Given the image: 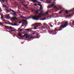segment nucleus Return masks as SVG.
<instances>
[{
    "label": "nucleus",
    "mask_w": 74,
    "mask_h": 74,
    "mask_svg": "<svg viewBox=\"0 0 74 74\" xmlns=\"http://www.w3.org/2000/svg\"><path fill=\"white\" fill-rule=\"evenodd\" d=\"M68 22L67 21L62 22L61 24L62 25L60 26V28L61 29H64V28L68 26V24H69Z\"/></svg>",
    "instance_id": "nucleus-1"
},
{
    "label": "nucleus",
    "mask_w": 74,
    "mask_h": 74,
    "mask_svg": "<svg viewBox=\"0 0 74 74\" xmlns=\"http://www.w3.org/2000/svg\"><path fill=\"white\" fill-rule=\"evenodd\" d=\"M41 15L39 14L38 16H33L32 17V18L30 17H28L27 19H30V18H32L33 20L38 21V20H39V18H41Z\"/></svg>",
    "instance_id": "nucleus-2"
},
{
    "label": "nucleus",
    "mask_w": 74,
    "mask_h": 74,
    "mask_svg": "<svg viewBox=\"0 0 74 74\" xmlns=\"http://www.w3.org/2000/svg\"><path fill=\"white\" fill-rule=\"evenodd\" d=\"M10 11H12V12H14L13 13V16L14 17H17V16L16 15V12H15V11L14 10H11V9L9 8Z\"/></svg>",
    "instance_id": "nucleus-3"
},
{
    "label": "nucleus",
    "mask_w": 74,
    "mask_h": 74,
    "mask_svg": "<svg viewBox=\"0 0 74 74\" xmlns=\"http://www.w3.org/2000/svg\"><path fill=\"white\" fill-rule=\"evenodd\" d=\"M62 29L60 27H56L54 31L55 32H57V31H60L62 30Z\"/></svg>",
    "instance_id": "nucleus-4"
},
{
    "label": "nucleus",
    "mask_w": 74,
    "mask_h": 74,
    "mask_svg": "<svg viewBox=\"0 0 74 74\" xmlns=\"http://www.w3.org/2000/svg\"><path fill=\"white\" fill-rule=\"evenodd\" d=\"M5 28L7 29H12V28L10 27L7 26H5Z\"/></svg>",
    "instance_id": "nucleus-5"
},
{
    "label": "nucleus",
    "mask_w": 74,
    "mask_h": 74,
    "mask_svg": "<svg viewBox=\"0 0 74 74\" xmlns=\"http://www.w3.org/2000/svg\"><path fill=\"white\" fill-rule=\"evenodd\" d=\"M0 1H1V3H4V4H5V0H2V1H1V0H0ZM2 4H3V5H4V4H3L2 3Z\"/></svg>",
    "instance_id": "nucleus-6"
},
{
    "label": "nucleus",
    "mask_w": 74,
    "mask_h": 74,
    "mask_svg": "<svg viewBox=\"0 0 74 74\" xmlns=\"http://www.w3.org/2000/svg\"><path fill=\"white\" fill-rule=\"evenodd\" d=\"M31 1L34 3H36V2H37V0H31Z\"/></svg>",
    "instance_id": "nucleus-7"
},
{
    "label": "nucleus",
    "mask_w": 74,
    "mask_h": 74,
    "mask_svg": "<svg viewBox=\"0 0 74 74\" xmlns=\"http://www.w3.org/2000/svg\"><path fill=\"white\" fill-rule=\"evenodd\" d=\"M12 20H17V18L16 17H13L12 18Z\"/></svg>",
    "instance_id": "nucleus-8"
},
{
    "label": "nucleus",
    "mask_w": 74,
    "mask_h": 74,
    "mask_svg": "<svg viewBox=\"0 0 74 74\" xmlns=\"http://www.w3.org/2000/svg\"><path fill=\"white\" fill-rule=\"evenodd\" d=\"M40 15H45L44 14V13L42 12H41L39 14Z\"/></svg>",
    "instance_id": "nucleus-9"
},
{
    "label": "nucleus",
    "mask_w": 74,
    "mask_h": 74,
    "mask_svg": "<svg viewBox=\"0 0 74 74\" xmlns=\"http://www.w3.org/2000/svg\"><path fill=\"white\" fill-rule=\"evenodd\" d=\"M30 37V36L28 35L27 36H26L25 37V38H29Z\"/></svg>",
    "instance_id": "nucleus-10"
},
{
    "label": "nucleus",
    "mask_w": 74,
    "mask_h": 74,
    "mask_svg": "<svg viewBox=\"0 0 74 74\" xmlns=\"http://www.w3.org/2000/svg\"><path fill=\"white\" fill-rule=\"evenodd\" d=\"M10 15V14H8V15H6L5 16V17L6 18H7L8 19H9V16Z\"/></svg>",
    "instance_id": "nucleus-11"
},
{
    "label": "nucleus",
    "mask_w": 74,
    "mask_h": 74,
    "mask_svg": "<svg viewBox=\"0 0 74 74\" xmlns=\"http://www.w3.org/2000/svg\"><path fill=\"white\" fill-rule=\"evenodd\" d=\"M65 12L66 14H68L69 13V12H68V11L67 10L65 11Z\"/></svg>",
    "instance_id": "nucleus-12"
},
{
    "label": "nucleus",
    "mask_w": 74,
    "mask_h": 74,
    "mask_svg": "<svg viewBox=\"0 0 74 74\" xmlns=\"http://www.w3.org/2000/svg\"><path fill=\"white\" fill-rule=\"evenodd\" d=\"M35 11H36L35 12L36 14H38V11H39V10H35Z\"/></svg>",
    "instance_id": "nucleus-13"
},
{
    "label": "nucleus",
    "mask_w": 74,
    "mask_h": 74,
    "mask_svg": "<svg viewBox=\"0 0 74 74\" xmlns=\"http://www.w3.org/2000/svg\"><path fill=\"white\" fill-rule=\"evenodd\" d=\"M27 36V34H25L23 36V37H25V36L26 37Z\"/></svg>",
    "instance_id": "nucleus-14"
},
{
    "label": "nucleus",
    "mask_w": 74,
    "mask_h": 74,
    "mask_svg": "<svg viewBox=\"0 0 74 74\" xmlns=\"http://www.w3.org/2000/svg\"><path fill=\"white\" fill-rule=\"evenodd\" d=\"M71 11H72L73 12V14H74V8L73 9H72L71 10Z\"/></svg>",
    "instance_id": "nucleus-15"
},
{
    "label": "nucleus",
    "mask_w": 74,
    "mask_h": 74,
    "mask_svg": "<svg viewBox=\"0 0 74 74\" xmlns=\"http://www.w3.org/2000/svg\"><path fill=\"white\" fill-rule=\"evenodd\" d=\"M46 19H47V18H42V21H44V20H46Z\"/></svg>",
    "instance_id": "nucleus-16"
},
{
    "label": "nucleus",
    "mask_w": 74,
    "mask_h": 74,
    "mask_svg": "<svg viewBox=\"0 0 74 74\" xmlns=\"http://www.w3.org/2000/svg\"><path fill=\"white\" fill-rule=\"evenodd\" d=\"M18 35L20 37H21V36H22V34H21V33H20V34L18 33Z\"/></svg>",
    "instance_id": "nucleus-17"
},
{
    "label": "nucleus",
    "mask_w": 74,
    "mask_h": 74,
    "mask_svg": "<svg viewBox=\"0 0 74 74\" xmlns=\"http://www.w3.org/2000/svg\"><path fill=\"white\" fill-rule=\"evenodd\" d=\"M40 26V25H39L38 24H36V26L35 27L37 28V27H38V26Z\"/></svg>",
    "instance_id": "nucleus-18"
},
{
    "label": "nucleus",
    "mask_w": 74,
    "mask_h": 74,
    "mask_svg": "<svg viewBox=\"0 0 74 74\" xmlns=\"http://www.w3.org/2000/svg\"><path fill=\"white\" fill-rule=\"evenodd\" d=\"M25 30H26L27 31V32H29V31H30V29H25Z\"/></svg>",
    "instance_id": "nucleus-19"
},
{
    "label": "nucleus",
    "mask_w": 74,
    "mask_h": 74,
    "mask_svg": "<svg viewBox=\"0 0 74 74\" xmlns=\"http://www.w3.org/2000/svg\"><path fill=\"white\" fill-rule=\"evenodd\" d=\"M20 17H21L22 18H25V17H24V16H20Z\"/></svg>",
    "instance_id": "nucleus-20"
},
{
    "label": "nucleus",
    "mask_w": 74,
    "mask_h": 74,
    "mask_svg": "<svg viewBox=\"0 0 74 74\" xmlns=\"http://www.w3.org/2000/svg\"><path fill=\"white\" fill-rule=\"evenodd\" d=\"M24 6L25 7V8H28L27 7V5H24Z\"/></svg>",
    "instance_id": "nucleus-21"
},
{
    "label": "nucleus",
    "mask_w": 74,
    "mask_h": 74,
    "mask_svg": "<svg viewBox=\"0 0 74 74\" xmlns=\"http://www.w3.org/2000/svg\"><path fill=\"white\" fill-rule=\"evenodd\" d=\"M11 31H12V32H15V30H12V29H10Z\"/></svg>",
    "instance_id": "nucleus-22"
},
{
    "label": "nucleus",
    "mask_w": 74,
    "mask_h": 74,
    "mask_svg": "<svg viewBox=\"0 0 74 74\" xmlns=\"http://www.w3.org/2000/svg\"><path fill=\"white\" fill-rule=\"evenodd\" d=\"M45 15H48V12H46L45 13V14H44Z\"/></svg>",
    "instance_id": "nucleus-23"
},
{
    "label": "nucleus",
    "mask_w": 74,
    "mask_h": 74,
    "mask_svg": "<svg viewBox=\"0 0 74 74\" xmlns=\"http://www.w3.org/2000/svg\"><path fill=\"white\" fill-rule=\"evenodd\" d=\"M6 10H7L6 12H7L8 13V12H10V11H9V10H8L7 9H6Z\"/></svg>",
    "instance_id": "nucleus-24"
},
{
    "label": "nucleus",
    "mask_w": 74,
    "mask_h": 74,
    "mask_svg": "<svg viewBox=\"0 0 74 74\" xmlns=\"http://www.w3.org/2000/svg\"><path fill=\"white\" fill-rule=\"evenodd\" d=\"M12 26H14V23H12Z\"/></svg>",
    "instance_id": "nucleus-25"
},
{
    "label": "nucleus",
    "mask_w": 74,
    "mask_h": 74,
    "mask_svg": "<svg viewBox=\"0 0 74 74\" xmlns=\"http://www.w3.org/2000/svg\"><path fill=\"white\" fill-rule=\"evenodd\" d=\"M42 5H41L40 6V10H41V8H42Z\"/></svg>",
    "instance_id": "nucleus-26"
},
{
    "label": "nucleus",
    "mask_w": 74,
    "mask_h": 74,
    "mask_svg": "<svg viewBox=\"0 0 74 74\" xmlns=\"http://www.w3.org/2000/svg\"><path fill=\"white\" fill-rule=\"evenodd\" d=\"M62 11H60V12H59L60 14H62Z\"/></svg>",
    "instance_id": "nucleus-27"
},
{
    "label": "nucleus",
    "mask_w": 74,
    "mask_h": 74,
    "mask_svg": "<svg viewBox=\"0 0 74 74\" xmlns=\"http://www.w3.org/2000/svg\"><path fill=\"white\" fill-rule=\"evenodd\" d=\"M51 5V7H53V5H54V4H52Z\"/></svg>",
    "instance_id": "nucleus-28"
},
{
    "label": "nucleus",
    "mask_w": 74,
    "mask_h": 74,
    "mask_svg": "<svg viewBox=\"0 0 74 74\" xmlns=\"http://www.w3.org/2000/svg\"><path fill=\"white\" fill-rule=\"evenodd\" d=\"M18 23H22V21H20Z\"/></svg>",
    "instance_id": "nucleus-29"
},
{
    "label": "nucleus",
    "mask_w": 74,
    "mask_h": 74,
    "mask_svg": "<svg viewBox=\"0 0 74 74\" xmlns=\"http://www.w3.org/2000/svg\"><path fill=\"white\" fill-rule=\"evenodd\" d=\"M22 30H23V29H21L20 30H19V31H20V32H21V31H22Z\"/></svg>",
    "instance_id": "nucleus-30"
},
{
    "label": "nucleus",
    "mask_w": 74,
    "mask_h": 74,
    "mask_svg": "<svg viewBox=\"0 0 74 74\" xmlns=\"http://www.w3.org/2000/svg\"><path fill=\"white\" fill-rule=\"evenodd\" d=\"M32 11L33 12H34V11H35V10H34V9H32Z\"/></svg>",
    "instance_id": "nucleus-31"
},
{
    "label": "nucleus",
    "mask_w": 74,
    "mask_h": 74,
    "mask_svg": "<svg viewBox=\"0 0 74 74\" xmlns=\"http://www.w3.org/2000/svg\"><path fill=\"white\" fill-rule=\"evenodd\" d=\"M0 25H3L2 23L0 22Z\"/></svg>",
    "instance_id": "nucleus-32"
},
{
    "label": "nucleus",
    "mask_w": 74,
    "mask_h": 74,
    "mask_svg": "<svg viewBox=\"0 0 74 74\" xmlns=\"http://www.w3.org/2000/svg\"><path fill=\"white\" fill-rule=\"evenodd\" d=\"M30 32H34V31H33V30H30Z\"/></svg>",
    "instance_id": "nucleus-33"
},
{
    "label": "nucleus",
    "mask_w": 74,
    "mask_h": 74,
    "mask_svg": "<svg viewBox=\"0 0 74 74\" xmlns=\"http://www.w3.org/2000/svg\"><path fill=\"white\" fill-rule=\"evenodd\" d=\"M34 5H36H36H37V4H34Z\"/></svg>",
    "instance_id": "nucleus-34"
},
{
    "label": "nucleus",
    "mask_w": 74,
    "mask_h": 74,
    "mask_svg": "<svg viewBox=\"0 0 74 74\" xmlns=\"http://www.w3.org/2000/svg\"><path fill=\"white\" fill-rule=\"evenodd\" d=\"M22 21H24V22H25V21H26L25 20L23 19V20H22Z\"/></svg>",
    "instance_id": "nucleus-35"
},
{
    "label": "nucleus",
    "mask_w": 74,
    "mask_h": 74,
    "mask_svg": "<svg viewBox=\"0 0 74 74\" xmlns=\"http://www.w3.org/2000/svg\"><path fill=\"white\" fill-rule=\"evenodd\" d=\"M16 25H17V24L14 23V26H16Z\"/></svg>",
    "instance_id": "nucleus-36"
},
{
    "label": "nucleus",
    "mask_w": 74,
    "mask_h": 74,
    "mask_svg": "<svg viewBox=\"0 0 74 74\" xmlns=\"http://www.w3.org/2000/svg\"><path fill=\"white\" fill-rule=\"evenodd\" d=\"M32 38H33L32 37H30V39H32Z\"/></svg>",
    "instance_id": "nucleus-37"
},
{
    "label": "nucleus",
    "mask_w": 74,
    "mask_h": 74,
    "mask_svg": "<svg viewBox=\"0 0 74 74\" xmlns=\"http://www.w3.org/2000/svg\"><path fill=\"white\" fill-rule=\"evenodd\" d=\"M10 8V7H9V6H8L7 7V10H8V8Z\"/></svg>",
    "instance_id": "nucleus-38"
},
{
    "label": "nucleus",
    "mask_w": 74,
    "mask_h": 74,
    "mask_svg": "<svg viewBox=\"0 0 74 74\" xmlns=\"http://www.w3.org/2000/svg\"><path fill=\"white\" fill-rule=\"evenodd\" d=\"M20 3H23V1H21Z\"/></svg>",
    "instance_id": "nucleus-39"
},
{
    "label": "nucleus",
    "mask_w": 74,
    "mask_h": 74,
    "mask_svg": "<svg viewBox=\"0 0 74 74\" xmlns=\"http://www.w3.org/2000/svg\"><path fill=\"white\" fill-rule=\"evenodd\" d=\"M32 26L33 27L34 26V24H33L32 25Z\"/></svg>",
    "instance_id": "nucleus-40"
},
{
    "label": "nucleus",
    "mask_w": 74,
    "mask_h": 74,
    "mask_svg": "<svg viewBox=\"0 0 74 74\" xmlns=\"http://www.w3.org/2000/svg\"><path fill=\"white\" fill-rule=\"evenodd\" d=\"M50 26L51 27H52V24H50Z\"/></svg>",
    "instance_id": "nucleus-41"
},
{
    "label": "nucleus",
    "mask_w": 74,
    "mask_h": 74,
    "mask_svg": "<svg viewBox=\"0 0 74 74\" xmlns=\"http://www.w3.org/2000/svg\"><path fill=\"white\" fill-rule=\"evenodd\" d=\"M38 5H39V6H40L41 5H40L39 4H38Z\"/></svg>",
    "instance_id": "nucleus-42"
},
{
    "label": "nucleus",
    "mask_w": 74,
    "mask_h": 74,
    "mask_svg": "<svg viewBox=\"0 0 74 74\" xmlns=\"http://www.w3.org/2000/svg\"><path fill=\"white\" fill-rule=\"evenodd\" d=\"M72 23H73V24H74V21H73Z\"/></svg>",
    "instance_id": "nucleus-43"
},
{
    "label": "nucleus",
    "mask_w": 74,
    "mask_h": 74,
    "mask_svg": "<svg viewBox=\"0 0 74 74\" xmlns=\"http://www.w3.org/2000/svg\"><path fill=\"white\" fill-rule=\"evenodd\" d=\"M22 28V27H20L18 29V30H19V29H21V28Z\"/></svg>",
    "instance_id": "nucleus-44"
},
{
    "label": "nucleus",
    "mask_w": 74,
    "mask_h": 74,
    "mask_svg": "<svg viewBox=\"0 0 74 74\" xmlns=\"http://www.w3.org/2000/svg\"><path fill=\"white\" fill-rule=\"evenodd\" d=\"M1 18L2 19H3V16H1Z\"/></svg>",
    "instance_id": "nucleus-45"
},
{
    "label": "nucleus",
    "mask_w": 74,
    "mask_h": 74,
    "mask_svg": "<svg viewBox=\"0 0 74 74\" xmlns=\"http://www.w3.org/2000/svg\"><path fill=\"white\" fill-rule=\"evenodd\" d=\"M35 34V33L34 32L32 33V34Z\"/></svg>",
    "instance_id": "nucleus-46"
},
{
    "label": "nucleus",
    "mask_w": 74,
    "mask_h": 74,
    "mask_svg": "<svg viewBox=\"0 0 74 74\" xmlns=\"http://www.w3.org/2000/svg\"><path fill=\"white\" fill-rule=\"evenodd\" d=\"M45 24H46V23H45L43 24V25H45Z\"/></svg>",
    "instance_id": "nucleus-47"
},
{
    "label": "nucleus",
    "mask_w": 74,
    "mask_h": 74,
    "mask_svg": "<svg viewBox=\"0 0 74 74\" xmlns=\"http://www.w3.org/2000/svg\"><path fill=\"white\" fill-rule=\"evenodd\" d=\"M6 31H7V32H10V31H9L8 30H6Z\"/></svg>",
    "instance_id": "nucleus-48"
},
{
    "label": "nucleus",
    "mask_w": 74,
    "mask_h": 74,
    "mask_svg": "<svg viewBox=\"0 0 74 74\" xmlns=\"http://www.w3.org/2000/svg\"><path fill=\"white\" fill-rule=\"evenodd\" d=\"M38 4H40V2H38Z\"/></svg>",
    "instance_id": "nucleus-49"
},
{
    "label": "nucleus",
    "mask_w": 74,
    "mask_h": 74,
    "mask_svg": "<svg viewBox=\"0 0 74 74\" xmlns=\"http://www.w3.org/2000/svg\"><path fill=\"white\" fill-rule=\"evenodd\" d=\"M12 73H13V74H15V73H14V72H13Z\"/></svg>",
    "instance_id": "nucleus-50"
},
{
    "label": "nucleus",
    "mask_w": 74,
    "mask_h": 74,
    "mask_svg": "<svg viewBox=\"0 0 74 74\" xmlns=\"http://www.w3.org/2000/svg\"><path fill=\"white\" fill-rule=\"evenodd\" d=\"M22 26H23V25H22L21 26V27H22Z\"/></svg>",
    "instance_id": "nucleus-51"
},
{
    "label": "nucleus",
    "mask_w": 74,
    "mask_h": 74,
    "mask_svg": "<svg viewBox=\"0 0 74 74\" xmlns=\"http://www.w3.org/2000/svg\"><path fill=\"white\" fill-rule=\"evenodd\" d=\"M8 22L10 23V21H8Z\"/></svg>",
    "instance_id": "nucleus-52"
},
{
    "label": "nucleus",
    "mask_w": 74,
    "mask_h": 74,
    "mask_svg": "<svg viewBox=\"0 0 74 74\" xmlns=\"http://www.w3.org/2000/svg\"><path fill=\"white\" fill-rule=\"evenodd\" d=\"M5 7L6 8H7V6H5Z\"/></svg>",
    "instance_id": "nucleus-53"
},
{
    "label": "nucleus",
    "mask_w": 74,
    "mask_h": 74,
    "mask_svg": "<svg viewBox=\"0 0 74 74\" xmlns=\"http://www.w3.org/2000/svg\"><path fill=\"white\" fill-rule=\"evenodd\" d=\"M49 8H51V7L50 6H49Z\"/></svg>",
    "instance_id": "nucleus-54"
},
{
    "label": "nucleus",
    "mask_w": 74,
    "mask_h": 74,
    "mask_svg": "<svg viewBox=\"0 0 74 74\" xmlns=\"http://www.w3.org/2000/svg\"><path fill=\"white\" fill-rule=\"evenodd\" d=\"M70 16V14H69V16Z\"/></svg>",
    "instance_id": "nucleus-55"
},
{
    "label": "nucleus",
    "mask_w": 74,
    "mask_h": 74,
    "mask_svg": "<svg viewBox=\"0 0 74 74\" xmlns=\"http://www.w3.org/2000/svg\"><path fill=\"white\" fill-rule=\"evenodd\" d=\"M8 24H10V23H8Z\"/></svg>",
    "instance_id": "nucleus-56"
},
{
    "label": "nucleus",
    "mask_w": 74,
    "mask_h": 74,
    "mask_svg": "<svg viewBox=\"0 0 74 74\" xmlns=\"http://www.w3.org/2000/svg\"><path fill=\"white\" fill-rule=\"evenodd\" d=\"M55 34V33H53V34Z\"/></svg>",
    "instance_id": "nucleus-57"
},
{
    "label": "nucleus",
    "mask_w": 74,
    "mask_h": 74,
    "mask_svg": "<svg viewBox=\"0 0 74 74\" xmlns=\"http://www.w3.org/2000/svg\"><path fill=\"white\" fill-rule=\"evenodd\" d=\"M23 29V30H25V29Z\"/></svg>",
    "instance_id": "nucleus-58"
},
{
    "label": "nucleus",
    "mask_w": 74,
    "mask_h": 74,
    "mask_svg": "<svg viewBox=\"0 0 74 74\" xmlns=\"http://www.w3.org/2000/svg\"><path fill=\"white\" fill-rule=\"evenodd\" d=\"M10 33H12L11 32H10Z\"/></svg>",
    "instance_id": "nucleus-59"
},
{
    "label": "nucleus",
    "mask_w": 74,
    "mask_h": 74,
    "mask_svg": "<svg viewBox=\"0 0 74 74\" xmlns=\"http://www.w3.org/2000/svg\"><path fill=\"white\" fill-rule=\"evenodd\" d=\"M70 23H71V22H70Z\"/></svg>",
    "instance_id": "nucleus-60"
}]
</instances>
